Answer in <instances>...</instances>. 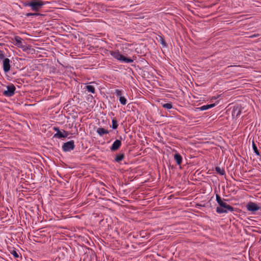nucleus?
I'll list each match as a JSON object with an SVG mask.
<instances>
[{
  "label": "nucleus",
  "instance_id": "obj_10",
  "mask_svg": "<svg viewBox=\"0 0 261 261\" xmlns=\"http://www.w3.org/2000/svg\"><path fill=\"white\" fill-rule=\"evenodd\" d=\"M121 145V141L119 140H116L113 142L110 149L112 151L117 150L120 147Z\"/></svg>",
  "mask_w": 261,
  "mask_h": 261
},
{
  "label": "nucleus",
  "instance_id": "obj_26",
  "mask_svg": "<svg viewBox=\"0 0 261 261\" xmlns=\"http://www.w3.org/2000/svg\"><path fill=\"white\" fill-rule=\"evenodd\" d=\"M161 43L163 44V46L166 45L165 41L162 38L161 39Z\"/></svg>",
  "mask_w": 261,
  "mask_h": 261
},
{
  "label": "nucleus",
  "instance_id": "obj_17",
  "mask_svg": "<svg viewBox=\"0 0 261 261\" xmlns=\"http://www.w3.org/2000/svg\"><path fill=\"white\" fill-rule=\"evenodd\" d=\"M216 171L218 173L221 175H223L225 173V170L219 167H216Z\"/></svg>",
  "mask_w": 261,
  "mask_h": 261
},
{
  "label": "nucleus",
  "instance_id": "obj_18",
  "mask_svg": "<svg viewBox=\"0 0 261 261\" xmlns=\"http://www.w3.org/2000/svg\"><path fill=\"white\" fill-rule=\"evenodd\" d=\"M252 147H253V151L254 152V153L257 155H259V152L257 149V148L256 146V145L255 144L254 142H253L252 143Z\"/></svg>",
  "mask_w": 261,
  "mask_h": 261
},
{
  "label": "nucleus",
  "instance_id": "obj_15",
  "mask_svg": "<svg viewBox=\"0 0 261 261\" xmlns=\"http://www.w3.org/2000/svg\"><path fill=\"white\" fill-rule=\"evenodd\" d=\"M85 89H87V90L90 93H95V88L93 86L88 85H87L85 87Z\"/></svg>",
  "mask_w": 261,
  "mask_h": 261
},
{
  "label": "nucleus",
  "instance_id": "obj_16",
  "mask_svg": "<svg viewBox=\"0 0 261 261\" xmlns=\"http://www.w3.org/2000/svg\"><path fill=\"white\" fill-rule=\"evenodd\" d=\"M124 157V154L120 153L116 156L115 160L117 162H119L123 159Z\"/></svg>",
  "mask_w": 261,
  "mask_h": 261
},
{
  "label": "nucleus",
  "instance_id": "obj_21",
  "mask_svg": "<svg viewBox=\"0 0 261 261\" xmlns=\"http://www.w3.org/2000/svg\"><path fill=\"white\" fill-rule=\"evenodd\" d=\"M163 107L167 109H170L172 108L171 103H166L163 105Z\"/></svg>",
  "mask_w": 261,
  "mask_h": 261
},
{
  "label": "nucleus",
  "instance_id": "obj_11",
  "mask_svg": "<svg viewBox=\"0 0 261 261\" xmlns=\"http://www.w3.org/2000/svg\"><path fill=\"white\" fill-rule=\"evenodd\" d=\"M215 106V103L206 105L202 106L198 108V109H199L200 111H204V110H206L208 109L212 108L214 107Z\"/></svg>",
  "mask_w": 261,
  "mask_h": 261
},
{
  "label": "nucleus",
  "instance_id": "obj_12",
  "mask_svg": "<svg viewBox=\"0 0 261 261\" xmlns=\"http://www.w3.org/2000/svg\"><path fill=\"white\" fill-rule=\"evenodd\" d=\"M96 132L98 133V134L100 136H102L105 134H108V131L103 128L102 127H99L97 129Z\"/></svg>",
  "mask_w": 261,
  "mask_h": 261
},
{
  "label": "nucleus",
  "instance_id": "obj_19",
  "mask_svg": "<svg viewBox=\"0 0 261 261\" xmlns=\"http://www.w3.org/2000/svg\"><path fill=\"white\" fill-rule=\"evenodd\" d=\"M119 101L122 105H125L126 103L127 100L124 97L120 96L119 97Z\"/></svg>",
  "mask_w": 261,
  "mask_h": 261
},
{
  "label": "nucleus",
  "instance_id": "obj_4",
  "mask_svg": "<svg viewBox=\"0 0 261 261\" xmlns=\"http://www.w3.org/2000/svg\"><path fill=\"white\" fill-rule=\"evenodd\" d=\"M74 147L75 145L73 140H71L64 143L62 145V149L65 152L70 151L71 150H72Z\"/></svg>",
  "mask_w": 261,
  "mask_h": 261
},
{
  "label": "nucleus",
  "instance_id": "obj_7",
  "mask_svg": "<svg viewBox=\"0 0 261 261\" xmlns=\"http://www.w3.org/2000/svg\"><path fill=\"white\" fill-rule=\"evenodd\" d=\"M3 67L5 72L7 73L9 71L10 66V60L8 58L4 59L3 61Z\"/></svg>",
  "mask_w": 261,
  "mask_h": 261
},
{
  "label": "nucleus",
  "instance_id": "obj_13",
  "mask_svg": "<svg viewBox=\"0 0 261 261\" xmlns=\"http://www.w3.org/2000/svg\"><path fill=\"white\" fill-rule=\"evenodd\" d=\"M174 160L176 161V163L178 165H180L182 162L181 156L179 154L176 153V154H174Z\"/></svg>",
  "mask_w": 261,
  "mask_h": 261
},
{
  "label": "nucleus",
  "instance_id": "obj_20",
  "mask_svg": "<svg viewBox=\"0 0 261 261\" xmlns=\"http://www.w3.org/2000/svg\"><path fill=\"white\" fill-rule=\"evenodd\" d=\"M118 127L117 121L115 119H112V128L116 129Z\"/></svg>",
  "mask_w": 261,
  "mask_h": 261
},
{
  "label": "nucleus",
  "instance_id": "obj_25",
  "mask_svg": "<svg viewBox=\"0 0 261 261\" xmlns=\"http://www.w3.org/2000/svg\"><path fill=\"white\" fill-rule=\"evenodd\" d=\"M5 58L4 54L2 51H0V59L3 60Z\"/></svg>",
  "mask_w": 261,
  "mask_h": 261
},
{
  "label": "nucleus",
  "instance_id": "obj_6",
  "mask_svg": "<svg viewBox=\"0 0 261 261\" xmlns=\"http://www.w3.org/2000/svg\"><path fill=\"white\" fill-rule=\"evenodd\" d=\"M15 89L16 88L13 85L8 86L7 90L4 91L3 94L6 96H12L14 95Z\"/></svg>",
  "mask_w": 261,
  "mask_h": 261
},
{
  "label": "nucleus",
  "instance_id": "obj_3",
  "mask_svg": "<svg viewBox=\"0 0 261 261\" xmlns=\"http://www.w3.org/2000/svg\"><path fill=\"white\" fill-rule=\"evenodd\" d=\"M45 4V2L40 0H34L25 4V6L30 7L33 11H38Z\"/></svg>",
  "mask_w": 261,
  "mask_h": 261
},
{
  "label": "nucleus",
  "instance_id": "obj_14",
  "mask_svg": "<svg viewBox=\"0 0 261 261\" xmlns=\"http://www.w3.org/2000/svg\"><path fill=\"white\" fill-rule=\"evenodd\" d=\"M241 111L239 108H235L232 111V116L237 117L241 114Z\"/></svg>",
  "mask_w": 261,
  "mask_h": 261
},
{
  "label": "nucleus",
  "instance_id": "obj_22",
  "mask_svg": "<svg viewBox=\"0 0 261 261\" xmlns=\"http://www.w3.org/2000/svg\"><path fill=\"white\" fill-rule=\"evenodd\" d=\"M40 14L39 13H28L25 14V16H27V17H29V16H39L40 15Z\"/></svg>",
  "mask_w": 261,
  "mask_h": 261
},
{
  "label": "nucleus",
  "instance_id": "obj_24",
  "mask_svg": "<svg viewBox=\"0 0 261 261\" xmlns=\"http://www.w3.org/2000/svg\"><path fill=\"white\" fill-rule=\"evenodd\" d=\"M12 254L15 257V258H17L18 257L19 255L18 254V253L16 252V251H14L13 250L12 252H11Z\"/></svg>",
  "mask_w": 261,
  "mask_h": 261
},
{
  "label": "nucleus",
  "instance_id": "obj_23",
  "mask_svg": "<svg viewBox=\"0 0 261 261\" xmlns=\"http://www.w3.org/2000/svg\"><path fill=\"white\" fill-rule=\"evenodd\" d=\"M115 93L116 94V95L117 96H119V97H120V96H121V95H122L121 91L119 89H116L115 91Z\"/></svg>",
  "mask_w": 261,
  "mask_h": 261
},
{
  "label": "nucleus",
  "instance_id": "obj_9",
  "mask_svg": "<svg viewBox=\"0 0 261 261\" xmlns=\"http://www.w3.org/2000/svg\"><path fill=\"white\" fill-rule=\"evenodd\" d=\"M15 45L19 48H22L23 50L25 49V47L23 45V39L19 36H15L14 38Z\"/></svg>",
  "mask_w": 261,
  "mask_h": 261
},
{
  "label": "nucleus",
  "instance_id": "obj_5",
  "mask_svg": "<svg viewBox=\"0 0 261 261\" xmlns=\"http://www.w3.org/2000/svg\"><path fill=\"white\" fill-rule=\"evenodd\" d=\"M246 208L248 211L255 212L259 210L261 207L253 202H249L246 205Z\"/></svg>",
  "mask_w": 261,
  "mask_h": 261
},
{
  "label": "nucleus",
  "instance_id": "obj_1",
  "mask_svg": "<svg viewBox=\"0 0 261 261\" xmlns=\"http://www.w3.org/2000/svg\"><path fill=\"white\" fill-rule=\"evenodd\" d=\"M216 198L217 203L220 205V207H217L216 208L217 213L222 214L233 211V207L228 204L225 202V199H222L221 197L218 194L216 195Z\"/></svg>",
  "mask_w": 261,
  "mask_h": 261
},
{
  "label": "nucleus",
  "instance_id": "obj_2",
  "mask_svg": "<svg viewBox=\"0 0 261 261\" xmlns=\"http://www.w3.org/2000/svg\"><path fill=\"white\" fill-rule=\"evenodd\" d=\"M110 54L115 59L124 63H133L134 60L130 58H127L120 54L118 50H109Z\"/></svg>",
  "mask_w": 261,
  "mask_h": 261
},
{
  "label": "nucleus",
  "instance_id": "obj_8",
  "mask_svg": "<svg viewBox=\"0 0 261 261\" xmlns=\"http://www.w3.org/2000/svg\"><path fill=\"white\" fill-rule=\"evenodd\" d=\"M54 129L57 131V133L55 134L54 137H57L58 138H66L68 136V133L65 130L61 132L59 130V128L55 127Z\"/></svg>",
  "mask_w": 261,
  "mask_h": 261
}]
</instances>
